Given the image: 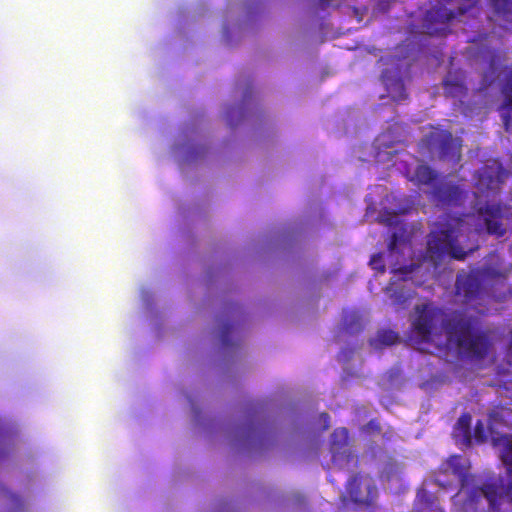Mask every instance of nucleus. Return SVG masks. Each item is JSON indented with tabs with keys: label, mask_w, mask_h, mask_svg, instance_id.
<instances>
[{
	"label": "nucleus",
	"mask_w": 512,
	"mask_h": 512,
	"mask_svg": "<svg viewBox=\"0 0 512 512\" xmlns=\"http://www.w3.org/2000/svg\"><path fill=\"white\" fill-rule=\"evenodd\" d=\"M415 314L411 327L420 342H431L441 322L447 343L455 346L460 354L473 360H483L489 355L492 342L488 332L479 329L477 318L459 310L446 315L444 309L433 303L416 305Z\"/></svg>",
	"instance_id": "1"
},
{
	"label": "nucleus",
	"mask_w": 512,
	"mask_h": 512,
	"mask_svg": "<svg viewBox=\"0 0 512 512\" xmlns=\"http://www.w3.org/2000/svg\"><path fill=\"white\" fill-rule=\"evenodd\" d=\"M470 213L459 216L446 214L437 228L431 231L427 238L425 258L436 268L447 257L463 261L479 246L477 240L471 242L472 236L480 234L481 228L473 229L469 220Z\"/></svg>",
	"instance_id": "2"
},
{
	"label": "nucleus",
	"mask_w": 512,
	"mask_h": 512,
	"mask_svg": "<svg viewBox=\"0 0 512 512\" xmlns=\"http://www.w3.org/2000/svg\"><path fill=\"white\" fill-rule=\"evenodd\" d=\"M378 488L374 479L367 475L357 473L353 475L345 486V493L340 497L344 507L351 506L356 511H374L377 507Z\"/></svg>",
	"instance_id": "3"
},
{
	"label": "nucleus",
	"mask_w": 512,
	"mask_h": 512,
	"mask_svg": "<svg viewBox=\"0 0 512 512\" xmlns=\"http://www.w3.org/2000/svg\"><path fill=\"white\" fill-rule=\"evenodd\" d=\"M462 140L455 138L448 130L433 127L419 142L420 152L432 155L434 152L440 160L458 163L461 160Z\"/></svg>",
	"instance_id": "4"
},
{
	"label": "nucleus",
	"mask_w": 512,
	"mask_h": 512,
	"mask_svg": "<svg viewBox=\"0 0 512 512\" xmlns=\"http://www.w3.org/2000/svg\"><path fill=\"white\" fill-rule=\"evenodd\" d=\"M465 4L459 6L457 11L447 9L443 5H435L428 9L424 16L423 27L431 36H443L448 32V24L457 16L464 15L475 7L479 0H464Z\"/></svg>",
	"instance_id": "5"
},
{
	"label": "nucleus",
	"mask_w": 512,
	"mask_h": 512,
	"mask_svg": "<svg viewBox=\"0 0 512 512\" xmlns=\"http://www.w3.org/2000/svg\"><path fill=\"white\" fill-rule=\"evenodd\" d=\"M449 474L457 477L460 483V490L476 483L475 476L469 473V465L461 455H451L443 461L435 472V482L442 487L447 484L442 476Z\"/></svg>",
	"instance_id": "6"
},
{
	"label": "nucleus",
	"mask_w": 512,
	"mask_h": 512,
	"mask_svg": "<svg viewBox=\"0 0 512 512\" xmlns=\"http://www.w3.org/2000/svg\"><path fill=\"white\" fill-rule=\"evenodd\" d=\"M430 195L437 206L453 208L463 206L468 191L455 182L441 180L433 185Z\"/></svg>",
	"instance_id": "7"
},
{
	"label": "nucleus",
	"mask_w": 512,
	"mask_h": 512,
	"mask_svg": "<svg viewBox=\"0 0 512 512\" xmlns=\"http://www.w3.org/2000/svg\"><path fill=\"white\" fill-rule=\"evenodd\" d=\"M507 176L508 171L498 160L488 161L477 172L476 187L482 193H498Z\"/></svg>",
	"instance_id": "8"
},
{
	"label": "nucleus",
	"mask_w": 512,
	"mask_h": 512,
	"mask_svg": "<svg viewBox=\"0 0 512 512\" xmlns=\"http://www.w3.org/2000/svg\"><path fill=\"white\" fill-rule=\"evenodd\" d=\"M483 290V282L474 269L465 273L457 274L455 281V295L462 299V302L468 304L477 300Z\"/></svg>",
	"instance_id": "9"
},
{
	"label": "nucleus",
	"mask_w": 512,
	"mask_h": 512,
	"mask_svg": "<svg viewBox=\"0 0 512 512\" xmlns=\"http://www.w3.org/2000/svg\"><path fill=\"white\" fill-rule=\"evenodd\" d=\"M477 214L483 219L488 234L497 237H503L506 234V229L501 222L503 206L500 203H487L477 209Z\"/></svg>",
	"instance_id": "10"
},
{
	"label": "nucleus",
	"mask_w": 512,
	"mask_h": 512,
	"mask_svg": "<svg viewBox=\"0 0 512 512\" xmlns=\"http://www.w3.org/2000/svg\"><path fill=\"white\" fill-rule=\"evenodd\" d=\"M446 96L462 101L467 96L468 88L465 85V75L461 71H449L443 80Z\"/></svg>",
	"instance_id": "11"
},
{
	"label": "nucleus",
	"mask_w": 512,
	"mask_h": 512,
	"mask_svg": "<svg viewBox=\"0 0 512 512\" xmlns=\"http://www.w3.org/2000/svg\"><path fill=\"white\" fill-rule=\"evenodd\" d=\"M501 93L503 95V102L499 110L501 111L503 126L506 131H509L512 122V69L505 75L501 86Z\"/></svg>",
	"instance_id": "12"
},
{
	"label": "nucleus",
	"mask_w": 512,
	"mask_h": 512,
	"mask_svg": "<svg viewBox=\"0 0 512 512\" xmlns=\"http://www.w3.org/2000/svg\"><path fill=\"white\" fill-rule=\"evenodd\" d=\"M409 181L418 186H431L436 184L438 173L427 164H420L415 168L414 174L408 176Z\"/></svg>",
	"instance_id": "13"
},
{
	"label": "nucleus",
	"mask_w": 512,
	"mask_h": 512,
	"mask_svg": "<svg viewBox=\"0 0 512 512\" xmlns=\"http://www.w3.org/2000/svg\"><path fill=\"white\" fill-rule=\"evenodd\" d=\"M413 508L416 512H436L439 510L437 497L426 489L421 488L417 491Z\"/></svg>",
	"instance_id": "14"
},
{
	"label": "nucleus",
	"mask_w": 512,
	"mask_h": 512,
	"mask_svg": "<svg viewBox=\"0 0 512 512\" xmlns=\"http://www.w3.org/2000/svg\"><path fill=\"white\" fill-rule=\"evenodd\" d=\"M399 341L398 333L390 330L383 329L378 331L376 337L369 340V344L374 349H381L385 346H391Z\"/></svg>",
	"instance_id": "15"
},
{
	"label": "nucleus",
	"mask_w": 512,
	"mask_h": 512,
	"mask_svg": "<svg viewBox=\"0 0 512 512\" xmlns=\"http://www.w3.org/2000/svg\"><path fill=\"white\" fill-rule=\"evenodd\" d=\"M471 420L472 417L469 413H463L454 428V436L461 438L465 444L471 443Z\"/></svg>",
	"instance_id": "16"
},
{
	"label": "nucleus",
	"mask_w": 512,
	"mask_h": 512,
	"mask_svg": "<svg viewBox=\"0 0 512 512\" xmlns=\"http://www.w3.org/2000/svg\"><path fill=\"white\" fill-rule=\"evenodd\" d=\"M490 5L496 16L512 22V0H490Z\"/></svg>",
	"instance_id": "17"
},
{
	"label": "nucleus",
	"mask_w": 512,
	"mask_h": 512,
	"mask_svg": "<svg viewBox=\"0 0 512 512\" xmlns=\"http://www.w3.org/2000/svg\"><path fill=\"white\" fill-rule=\"evenodd\" d=\"M342 325L348 333L359 332L363 329L362 317L356 312H346L342 318Z\"/></svg>",
	"instance_id": "18"
},
{
	"label": "nucleus",
	"mask_w": 512,
	"mask_h": 512,
	"mask_svg": "<svg viewBox=\"0 0 512 512\" xmlns=\"http://www.w3.org/2000/svg\"><path fill=\"white\" fill-rule=\"evenodd\" d=\"M387 91L391 98L396 102L405 100L408 97L405 85L401 79H395L391 83H388Z\"/></svg>",
	"instance_id": "19"
},
{
	"label": "nucleus",
	"mask_w": 512,
	"mask_h": 512,
	"mask_svg": "<svg viewBox=\"0 0 512 512\" xmlns=\"http://www.w3.org/2000/svg\"><path fill=\"white\" fill-rule=\"evenodd\" d=\"M476 272H478L479 277L481 278V281L484 283L485 281L490 280H497V279H504L505 274L492 267V266H484L482 268H476L474 269Z\"/></svg>",
	"instance_id": "20"
},
{
	"label": "nucleus",
	"mask_w": 512,
	"mask_h": 512,
	"mask_svg": "<svg viewBox=\"0 0 512 512\" xmlns=\"http://www.w3.org/2000/svg\"><path fill=\"white\" fill-rule=\"evenodd\" d=\"M349 433L346 428L336 429L331 435L332 447L342 448L347 445Z\"/></svg>",
	"instance_id": "21"
},
{
	"label": "nucleus",
	"mask_w": 512,
	"mask_h": 512,
	"mask_svg": "<svg viewBox=\"0 0 512 512\" xmlns=\"http://www.w3.org/2000/svg\"><path fill=\"white\" fill-rule=\"evenodd\" d=\"M363 431L369 435L381 433V425L377 419H371L363 428Z\"/></svg>",
	"instance_id": "22"
},
{
	"label": "nucleus",
	"mask_w": 512,
	"mask_h": 512,
	"mask_svg": "<svg viewBox=\"0 0 512 512\" xmlns=\"http://www.w3.org/2000/svg\"><path fill=\"white\" fill-rule=\"evenodd\" d=\"M370 265L372 269L383 273L385 272V264L383 262L382 255L380 253L374 254L370 259Z\"/></svg>",
	"instance_id": "23"
},
{
	"label": "nucleus",
	"mask_w": 512,
	"mask_h": 512,
	"mask_svg": "<svg viewBox=\"0 0 512 512\" xmlns=\"http://www.w3.org/2000/svg\"><path fill=\"white\" fill-rule=\"evenodd\" d=\"M231 323H225L220 332V340L223 346H229L230 345V331L232 329Z\"/></svg>",
	"instance_id": "24"
},
{
	"label": "nucleus",
	"mask_w": 512,
	"mask_h": 512,
	"mask_svg": "<svg viewBox=\"0 0 512 512\" xmlns=\"http://www.w3.org/2000/svg\"><path fill=\"white\" fill-rule=\"evenodd\" d=\"M398 241H399L398 234L397 233H393L391 235L390 241L388 243V249H389L390 252H393L396 249Z\"/></svg>",
	"instance_id": "25"
},
{
	"label": "nucleus",
	"mask_w": 512,
	"mask_h": 512,
	"mask_svg": "<svg viewBox=\"0 0 512 512\" xmlns=\"http://www.w3.org/2000/svg\"><path fill=\"white\" fill-rule=\"evenodd\" d=\"M507 362L510 366H512V330L510 332V341L507 347Z\"/></svg>",
	"instance_id": "26"
},
{
	"label": "nucleus",
	"mask_w": 512,
	"mask_h": 512,
	"mask_svg": "<svg viewBox=\"0 0 512 512\" xmlns=\"http://www.w3.org/2000/svg\"><path fill=\"white\" fill-rule=\"evenodd\" d=\"M332 0H319L320 7L325 9L326 7L331 5Z\"/></svg>",
	"instance_id": "27"
},
{
	"label": "nucleus",
	"mask_w": 512,
	"mask_h": 512,
	"mask_svg": "<svg viewBox=\"0 0 512 512\" xmlns=\"http://www.w3.org/2000/svg\"><path fill=\"white\" fill-rule=\"evenodd\" d=\"M321 418L325 422V428H328L329 427V419H330L328 413H322Z\"/></svg>",
	"instance_id": "28"
}]
</instances>
